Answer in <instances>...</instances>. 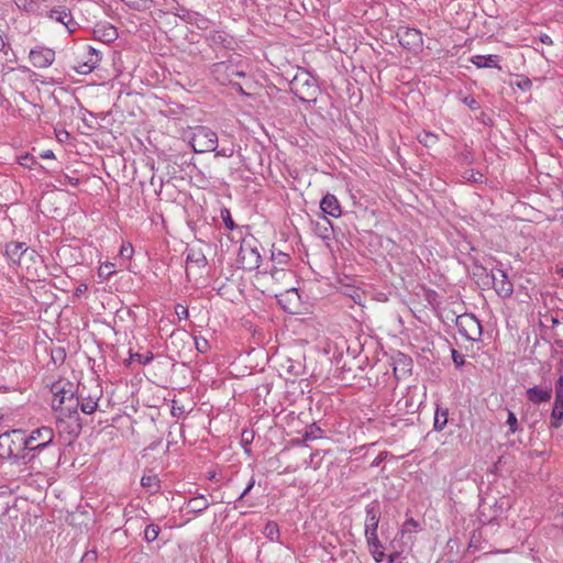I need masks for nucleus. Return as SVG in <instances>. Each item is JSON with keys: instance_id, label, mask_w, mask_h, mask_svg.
<instances>
[{"instance_id": "1", "label": "nucleus", "mask_w": 563, "mask_h": 563, "mask_svg": "<svg viewBox=\"0 0 563 563\" xmlns=\"http://www.w3.org/2000/svg\"><path fill=\"white\" fill-rule=\"evenodd\" d=\"M52 408L57 411L63 408L64 404H68L67 410L69 413L76 412L79 406V397H76L75 385L66 379H59L52 385Z\"/></svg>"}, {"instance_id": "2", "label": "nucleus", "mask_w": 563, "mask_h": 563, "mask_svg": "<svg viewBox=\"0 0 563 563\" xmlns=\"http://www.w3.org/2000/svg\"><path fill=\"white\" fill-rule=\"evenodd\" d=\"M54 440V431L49 427H41L31 431L29 435L24 433V442L27 453L21 455V459L32 461L34 454L29 456V453L41 451L48 448Z\"/></svg>"}, {"instance_id": "3", "label": "nucleus", "mask_w": 563, "mask_h": 563, "mask_svg": "<svg viewBox=\"0 0 563 563\" xmlns=\"http://www.w3.org/2000/svg\"><path fill=\"white\" fill-rule=\"evenodd\" d=\"M26 451L24 442V431L14 429L0 434V457H19Z\"/></svg>"}, {"instance_id": "4", "label": "nucleus", "mask_w": 563, "mask_h": 563, "mask_svg": "<svg viewBox=\"0 0 563 563\" xmlns=\"http://www.w3.org/2000/svg\"><path fill=\"white\" fill-rule=\"evenodd\" d=\"M290 89L302 102H314L319 95L317 80L309 74H299L290 82Z\"/></svg>"}, {"instance_id": "5", "label": "nucleus", "mask_w": 563, "mask_h": 563, "mask_svg": "<svg viewBox=\"0 0 563 563\" xmlns=\"http://www.w3.org/2000/svg\"><path fill=\"white\" fill-rule=\"evenodd\" d=\"M190 145L196 153L213 152L218 146V135L207 126H196L190 137Z\"/></svg>"}, {"instance_id": "6", "label": "nucleus", "mask_w": 563, "mask_h": 563, "mask_svg": "<svg viewBox=\"0 0 563 563\" xmlns=\"http://www.w3.org/2000/svg\"><path fill=\"white\" fill-rule=\"evenodd\" d=\"M240 267L245 271H253L258 268L261 263V254L257 249L255 240H243L240 245L238 255Z\"/></svg>"}, {"instance_id": "7", "label": "nucleus", "mask_w": 563, "mask_h": 563, "mask_svg": "<svg viewBox=\"0 0 563 563\" xmlns=\"http://www.w3.org/2000/svg\"><path fill=\"white\" fill-rule=\"evenodd\" d=\"M456 327L461 335L468 341H479L482 336V325L479 320L472 313H463L456 317Z\"/></svg>"}, {"instance_id": "8", "label": "nucleus", "mask_w": 563, "mask_h": 563, "mask_svg": "<svg viewBox=\"0 0 563 563\" xmlns=\"http://www.w3.org/2000/svg\"><path fill=\"white\" fill-rule=\"evenodd\" d=\"M46 18L63 24L69 34L75 33L79 24L75 21L71 11L66 5H56L46 12Z\"/></svg>"}, {"instance_id": "9", "label": "nucleus", "mask_w": 563, "mask_h": 563, "mask_svg": "<svg viewBox=\"0 0 563 563\" xmlns=\"http://www.w3.org/2000/svg\"><path fill=\"white\" fill-rule=\"evenodd\" d=\"M397 37L400 45L409 51H418L423 45L422 33L418 29L407 26L399 27Z\"/></svg>"}, {"instance_id": "10", "label": "nucleus", "mask_w": 563, "mask_h": 563, "mask_svg": "<svg viewBox=\"0 0 563 563\" xmlns=\"http://www.w3.org/2000/svg\"><path fill=\"white\" fill-rule=\"evenodd\" d=\"M490 280L493 288L501 298H509L514 292V285L509 280L508 275L501 268H495L490 272Z\"/></svg>"}, {"instance_id": "11", "label": "nucleus", "mask_w": 563, "mask_h": 563, "mask_svg": "<svg viewBox=\"0 0 563 563\" xmlns=\"http://www.w3.org/2000/svg\"><path fill=\"white\" fill-rule=\"evenodd\" d=\"M29 58L36 68H47L55 60V51L45 46H35L30 51Z\"/></svg>"}, {"instance_id": "12", "label": "nucleus", "mask_w": 563, "mask_h": 563, "mask_svg": "<svg viewBox=\"0 0 563 563\" xmlns=\"http://www.w3.org/2000/svg\"><path fill=\"white\" fill-rule=\"evenodd\" d=\"M271 291L277 298L278 303L283 307L285 311L290 313L295 312L294 309L298 306L300 301L297 288L291 286L280 291L274 290V288H272Z\"/></svg>"}, {"instance_id": "13", "label": "nucleus", "mask_w": 563, "mask_h": 563, "mask_svg": "<svg viewBox=\"0 0 563 563\" xmlns=\"http://www.w3.org/2000/svg\"><path fill=\"white\" fill-rule=\"evenodd\" d=\"M100 60V53L93 47L87 46L86 52L78 60V65L75 67V69L79 74H89L98 66Z\"/></svg>"}, {"instance_id": "14", "label": "nucleus", "mask_w": 563, "mask_h": 563, "mask_svg": "<svg viewBox=\"0 0 563 563\" xmlns=\"http://www.w3.org/2000/svg\"><path fill=\"white\" fill-rule=\"evenodd\" d=\"M365 534H373L378 529L382 515L380 504L377 500H373L365 507Z\"/></svg>"}, {"instance_id": "15", "label": "nucleus", "mask_w": 563, "mask_h": 563, "mask_svg": "<svg viewBox=\"0 0 563 563\" xmlns=\"http://www.w3.org/2000/svg\"><path fill=\"white\" fill-rule=\"evenodd\" d=\"M208 41L214 49H232L234 45V38L224 31H212L208 36Z\"/></svg>"}, {"instance_id": "16", "label": "nucleus", "mask_w": 563, "mask_h": 563, "mask_svg": "<svg viewBox=\"0 0 563 563\" xmlns=\"http://www.w3.org/2000/svg\"><path fill=\"white\" fill-rule=\"evenodd\" d=\"M563 424V393L555 391L553 408L550 416V428L559 429Z\"/></svg>"}, {"instance_id": "17", "label": "nucleus", "mask_w": 563, "mask_h": 563, "mask_svg": "<svg viewBox=\"0 0 563 563\" xmlns=\"http://www.w3.org/2000/svg\"><path fill=\"white\" fill-rule=\"evenodd\" d=\"M320 209L323 213L333 218H339L342 213L341 206L336 197L332 194H327L320 201Z\"/></svg>"}, {"instance_id": "18", "label": "nucleus", "mask_w": 563, "mask_h": 563, "mask_svg": "<svg viewBox=\"0 0 563 563\" xmlns=\"http://www.w3.org/2000/svg\"><path fill=\"white\" fill-rule=\"evenodd\" d=\"M269 277L273 282L280 286V289H276L277 291H280L285 288L291 287L290 282L294 276L292 273L286 268L274 267L269 273Z\"/></svg>"}, {"instance_id": "19", "label": "nucleus", "mask_w": 563, "mask_h": 563, "mask_svg": "<svg viewBox=\"0 0 563 563\" xmlns=\"http://www.w3.org/2000/svg\"><path fill=\"white\" fill-rule=\"evenodd\" d=\"M101 391L97 390L95 394H89L87 396L84 395V389L80 391V398L82 399L79 402L80 410L86 415H91L96 411L98 407V401L100 399Z\"/></svg>"}, {"instance_id": "20", "label": "nucleus", "mask_w": 563, "mask_h": 563, "mask_svg": "<svg viewBox=\"0 0 563 563\" xmlns=\"http://www.w3.org/2000/svg\"><path fill=\"white\" fill-rule=\"evenodd\" d=\"M367 547L374 560L376 562H382L385 558L384 547L380 543L377 532H373V534H365Z\"/></svg>"}, {"instance_id": "21", "label": "nucleus", "mask_w": 563, "mask_h": 563, "mask_svg": "<svg viewBox=\"0 0 563 563\" xmlns=\"http://www.w3.org/2000/svg\"><path fill=\"white\" fill-rule=\"evenodd\" d=\"M95 37L103 43H112L118 38V31L111 24L98 25L93 30Z\"/></svg>"}, {"instance_id": "22", "label": "nucleus", "mask_w": 563, "mask_h": 563, "mask_svg": "<svg viewBox=\"0 0 563 563\" xmlns=\"http://www.w3.org/2000/svg\"><path fill=\"white\" fill-rule=\"evenodd\" d=\"M499 55H474L471 57V63L477 68H499Z\"/></svg>"}, {"instance_id": "23", "label": "nucleus", "mask_w": 563, "mask_h": 563, "mask_svg": "<svg viewBox=\"0 0 563 563\" xmlns=\"http://www.w3.org/2000/svg\"><path fill=\"white\" fill-rule=\"evenodd\" d=\"M29 252L23 242H10L5 245V254L13 263H20L21 257Z\"/></svg>"}, {"instance_id": "24", "label": "nucleus", "mask_w": 563, "mask_h": 563, "mask_svg": "<svg viewBox=\"0 0 563 563\" xmlns=\"http://www.w3.org/2000/svg\"><path fill=\"white\" fill-rule=\"evenodd\" d=\"M186 263L188 265H195L198 268H203L208 262L201 249L188 247L186 250Z\"/></svg>"}, {"instance_id": "25", "label": "nucleus", "mask_w": 563, "mask_h": 563, "mask_svg": "<svg viewBox=\"0 0 563 563\" xmlns=\"http://www.w3.org/2000/svg\"><path fill=\"white\" fill-rule=\"evenodd\" d=\"M526 394L528 400L533 404L547 402L552 397V390L550 388L542 389L538 386L528 388Z\"/></svg>"}, {"instance_id": "26", "label": "nucleus", "mask_w": 563, "mask_h": 563, "mask_svg": "<svg viewBox=\"0 0 563 563\" xmlns=\"http://www.w3.org/2000/svg\"><path fill=\"white\" fill-rule=\"evenodd\" d=\"M209 501L203 495L195 496L188 500L187 508L190 512L200 514L209 507Z\"/></svg>"}, {"instance_id": "27", "label": "nucleus", "mask_w": 563, "mask_h": 563, "mask_svg": "<svg viewBox=\"0 0 563 563\" xmlns=\"http://www.w3.org/2000/svg\"><path fill=\"white\" fill-rule=\"evenodd\" d=\"M316 233L318 236H320L323 241H330L333 235V227L330 220H328L325 217L323 218L322 222H318L316 225Z\"/></svg>"}, {"instance_id": "28", "label": "nucleus", "mask_w": 563, "mask_h": 563, "mask_svg": "<svg viewBox=\"0 0 563 563\" xmlns=\"http://www.w3.org/2000/svg\"><path fill=\"white\" fill-rule=\"evenodd\" d=\"M449 410L446 408L437 406L434 413L433 428L437 431H442L448 424Z\"/></svg>"}, {"instance_id": "29", "label": "nucleus", "mask_w": 563, "mask_h": 563, "mask_svg": "<svg viewBox=\"0 0 563 563\" xmlns=\"http://www.w3.org/2000/svg\"><path fill=\"white\" fill-rule=\"evenodd\" d=\"M141 485L146 488L151 494H155L161 488V481L157 475H144L141 478Z\"/></svg>"}, {"instance_id": "30", "label": "nucleus", "mask_w": 563, "mask_h": 563, "mask_svg": "<svg viewBox=\"0 0 563 563\" xmlns=\"http://www.w3.org/2000/svg\"><path fill=\"white\" fill-rule=\"evenodd\" d=\"M263 534L271 541H277L280 536L278 525L275 521H268L264 527Z\"/></svg>"}, {"instance_id": "31", "label": "nucleus", "mask_w": 563, "mask_h": 563, "mask_svg": "<svg viewBox=\"0 0 563 563\" xmlns=\"http://www.w3.org/2000/svg\"><path fill=\"white\" fill-rule=\"evenodd\" d=\"M15 5L26 12V13H35L37 10V4L34 0H13Z\"/></svg>"}, {"instance_id": "32", "label": "nucleus", "mask_w": 563, "mask_h": 563, "mask_svg": "<svg viewBox=\"0 0 563 563\" xmlns=\"http://www.w3.org/2000/svg\"><path fill=\"white\" fill-rule=\"evenodd\" d=\"M161 532V528L157 525H148L146 526L144 530V538L146 542L151 543L155 541L158 538V534Z\"/></svg>"}, {"instance_id": "33", "label": "nucleus", "mask_w": 563, "mask_h": 563, "mask_svg": "<svg viewBox=\"0 0 563 563\" xmlns=\"http://www.w3.org/2000/svg\"><path fill=\"white\" fill-rule=\"evenodd\" d=\"M321 464V457L319 452L311 453L309 456V460L305 461L306 467H312L313 470H317L320 467Z\"/></svg>"}, {"instance_id": "34", "label": "nucleus", "mask_w": 563, "mask_h": 563, "mask_svg": "<svg viewBox=\"0 0 563 563\" xmlns=\"http://www.w3.org/2000/svg\"><path fill=\"white\" fill-rule=\"evenodd\" d=\"M506 423L508 424L509 427V432L510 433H515L517 430H518V420H517V417L516 415L508 410V415H507V420H506Z\"/></svg>"}, {"instance_id": "35", "label": "nucleus", "mask_w": 563, "mask_h": 563, "mask_svg": "<svg viewBox=\"0 0 563 563\" xmlns=\"http://www.w3.org/2000/svg\"><path fill=\"white\" fill-rule=\"evenodd\" d=\"M272 260L276 264L286 265V264H288L290 257L287 253L278 252V253L272 254Z\"/></svg>"}, {"instance_id": "36", "label": "nucleus", "mask_w": 563, "mask_h": 563, "mask_svg": "<svg viewBox=\"0 0 563 563\" xmlns=\"http://www.w3.org/2000/svg\"><path fill=\"white\" fill-rule=\"evenodd\" d=\"M131 357L137 361L140 364L146 365L153 360V353L147 352L146 354L135 353L132 354Z\"/></svg>"}, {"instance_id": "37", "label": "nucleus", "mask_w": 563, "mask_h": 563, "mask_svg": "<svg viewBox=\"0 0 563 563\" xmlns=\"http://www.w3.org/2000/svg\"><path fill=\"white\" fill-rule=\"evenodd\" d=\"M221 218L224 222V225L227 227V229L229 230H233L235 228V223L234 221L232 220L231 218V213L228 209H223L221 211Z\"/></svg>"}, {"instance_id": "38", "label": "nucleus", "mask_w": 563, "mask_h": 563, "mask_svg": "<svg viewBox=\"0 0 563 563\" xmlns=\"http://www.w3.org/2000/svg\"><path fill=\"white\" fill-rule=\"evenodd\" d=\"M195 345L200 353H206L210 347L209 342L205 338L195 336Z\"/></svg>"}, {"instance_id": "39", "label": "nucleus", "mask_w": 563, "mask_h": 563, "mask_svg": "<svg viewBox=\"0 0 563 563\" xmlns=\"http://www.w3.org/2000/svg\"><path fill=\"white\" fill-rule=\"evenodd\" d=\"M113 264L112 263H104L102 266H100L99 268V276H103L106 278L110 277L111 275L114 274V269H113Z\"/></svg>"}, {"instance_id": "40", "label": "nucleus", "mask_w": 563, "mask_h": 563, "mask_svg": "<svg viewBox=\"0 0 563 563\" xmlns=\"http://www.w3.org/2000/svg\"><path fill=\"white\" fill-rule=\"evenodd\" d=\"M175 313L179 319H187L189 317L188 308L180 303L175 306Z\"/></svg>"}, {"instance_id": "41", "label": "nucleus", "mask_w": 563, "mask_h": 563, "mask_svg": "<svg viewBox=\"0 0 563 563\" xmlns=\"http://www.w3.org/2000/svg\"><path fill=\"white\" fill-rule=\"evenodd\" d=\"M133 255V246L131 244H123L120 247V256L123 258H131Z\"/></svg>"}, {"instance_id": "42", "label": "nucleus", "mask_w": 563, "mask_h": 563, "mask_svg": "<svg viewBox=\"0 0 563 563\" xmlns=\"http://www.w3.org/2000/svg\"><path fill=\"white\" fill-rule=\"evenodd\" d=\"M254 485H255V478L252 476L250 482L247 483L246 487L244 488L242 494L236 499V501L238 503L241 501L251 492V489L254 487Z\"/></svg>"}, {"instance_id": "43", "label": "nucleus", "mask_w": 563, "mask_h": 563, "mask_svg": "<svg viewBox=\"0 0 563 563\" xmlns=\"http://www.w3.org/2000/svg\"><path fill=\"white\" fill-rule=\"evenodd\" d=\"M452 358L456 367H461L464 364V356L456 350H452Z\"/></svg>"}, {"instance_id": "44", "label": "nucleus", "mask_w": 563, "mask_h": 563, "mask_svg": "<svg viewBox=\"0 0 563 563\" xmlns=\"http://www.w3.org/2000/svg\"><path fill=\"white\" fill-rule=\"evenodd\" d=\"M97 559V552L95 550H91V551H87L81 561L82 562H90V561H95Z\"/></svg>"}, {"instance_id": "45", "label": "nucleus", "mask_w": 563, "mask_h": 563, "mask_svg": "<svg viewBox=\"0 0 563 563\" xmlns=\"http://www.w3.org/2000/svg\"><path fill=\"white\" fill-rule=\"evenodd\" d=\"M227 68H228L227 64L224 62H220V63L213 64L212 71L214 74H219V73L223 71Z\"/></svg>"}, {"instance_id": "46", "label": "nucleus", "mask_w": 563, "mask_h": 563, "mask_svg": "<svg viewBox=\"0 0 563 563\" xmlns=\"http://www.w3.org/2000/svg\"><path fill=\"white\" fill-rule=\"evenodd\" d=\"M419 141L424 144L434 143L437 141V136L432 133H424L423 139H420Z\"/></svg>"}, {"instance_id": "47", "label": "nucleus", "mask_w": 563, "mask_h": 563, "mask_svg": "<svg viewBox=\"0 0 563 563\" xmlns=\"http://www.w3.org/2000/svg\"><path fill=\"white\" fill-rule=\"evenodd\" d=\"M464 103L473 110L478 108L477 101L473 97H465Z\"/></svg>"}, {"instance_id": "48", "label": "nucleus", "mask_w": 563, "mask_h": 563, "mask_svg": "<svg viewBox=\"0 0 563 563\" xmlns=\"http://www.w3.org/2000/svg\"><path fill=\"white\" fill-rule=\"evenodd\" d=\"M540 41L545 44V45H552L553 44V41L552 38L548 35V34H542L540 36Z\"/></svg>"}, {"instance_id": "49", "label": "nucleus", "mask_w": 563, "mask_h": 563, "mask_svg": "<svg viewBox=\"0 0 563 563\" xmlns=\"http://www.w3.org/2000/svg\"><path fill=\"white\" fill-rule=\"evenodd\" d=\"M555 391L563 393V375H561L555 383Z\"/></svg>"}, {"instance_id": "50", "label": "nucleus", "mask_w": 563, "mask_h": 563, "mask_svg": "<svg viewBox=\"0 0 563 563\" xmlns=\"http://www.w3.org/2000/svg\"><path fill=\"white\" fill-rule=\"evenodd\" d=\"M41 156L43 158H54L55 157L53 151H51V150H47V151L43 152V154Z\"/></svg>"}, {"instance_id": "51", "label": "nucleus", "mask_w": 563, "mask_h": 563, "mask_svg": "<svg viewBox=\"0 0 563 563\" xmlns=\"http://www.w3.org/2000/svg\"><path fill=\"white\" fill-rule=\"evenodd\" d=\"M544 321H550V322H551V324H552V327H554L555 324H558V323H559V320H558L556 318L552 317V316H550V317H544Z\"/></svg>"}, {"instance_id": "52", "label": "nucleus", "mask_w": 563, "mask_h": 563, "mask_svg": "<svg viewBox=\"0 0 563 563\" xmlns=\"http://www.w3.org/2000/svg\"><path fill=\"white\" fill-rule=\"evenodd\" d=\"M531 86V81L529 79H526L522 84H519V87L521 89H526Z\"/></svg>"}, {"instance_id": "53", "label": "nucleus", "mask_w": 563, "mask_h": 563, "mask_svg": "<svg viewBox=\"0 0 563 563\" xmlns=\"http://www.w3.org/2000/svg\"><path fill=\"white\" fill-rule=\"evenodd\" d=\"M316 438H317V435H314L312 430L311 431H307L305 433V439H316Z\"/></svg>"}, {"instance_id": "54", "label": "nucleus", "mask_w": 563, "mask_h": 563, "mask_svg": "<svg viewBox=\"0 0 563 563\" xmlns=\"http://www.w3.org/2000/svg\"><path fill=\"white\" fill-rule=\"evenodd\" d=\"M180 413H181V409H180V408H175V407H173V409H172V415H173L174 417H177V416H179Z\"/></svg>"}, {"instance_id": "55", "label": "nucleus", "mask_w": 563, "mask_h": 563, "mask_svg": "<svg viewBox=\"0 0 563 563\" xmlns=\"http://www.w3.org/2000/svg\"><path fill=\"white\" fill-rule=\"evenodd\" d=\"M399 361H400L405 366L410 365V361H409V360H407L406 357H402V358H400Z\"/></svg>"}, {"instance_id": "56", "label": "nucleus", "mask_w": 563, "mask_h": 563, "mask_svg": "<svg viewBox=\"0 0 563 563\" xmlns=\"http://www.w3.org/2000/svg\"><path fill=\"white\" fill-rule=\"evenodd\" d=\"M5 44H4V41L2 38V36L0 35V52L4 48Z\"/></svg>"}, {"instance_id": "57", "label": "nucleus", "mask_w": 563, "mask_h": 563, "mask_svg": "<svg viewBox=\"0 0 563 563\" xmlns=\"http://www.w3.org/2000/svg\"><path fill=\"white\" fill-rule=\"evenodd\" d=\"M23 159H24L25 162H24V163H22V165H27L29 159H30V161H32V158H30L29 156L23 157Z\"/></svg>"}, {"instance_id": "58", "label": "nucleus", "mask_w": 563, "mask_h": 563, "mask_svg": "<svg viewBox=\"0 0 563 563\" xmlns=\"http://www.w3.org/2000/svg\"><path fill=\"white\" fill-rule=\"evenodd\" d=\"M217 155L229 156L224 151L217 152Z\"/></svg>"}, {"instance_id": "59", "label": "nucleus", "mask_w": 563, "mask_h": 563, "mask_svg": "<svg viewBox=\"0 0 563 563\" xmlns=\"http://www.w3.org/2000/svg\"><path fill=\"white\" fill-rule=\"evenodd\" d=\"M394 373H395L396 377L398 378V374H397L398 373V366L394 367Z\"/></svg>"}, {"instance_id": "60", "label": "nucleus", "mask_w": 563, "mask_h": 563, "mask_svg": "<svg viewBox=\"0 0 563 563\" xmlns=\"http://www.w3.org/2000/svg\"><path fill=\"white\" fill-rule=\"evenodd\" d=\"M297 468H294V470H290L289 466L285 468V472L288 473V472H295Z\"/></svg>"}, {"instance_id": "61", "label": "nucleus", "mask_w": 563, "mask_h": 563, "mask_svg": "<svg viewBox=\"0 0 563 563\" xmlns=\"http://www.w3.org/2000/svg\"><path fill=\"white\" fill-rule=\"evenodd\" d=\"M238 76H243L244 74L243 73H240V71H236L235 73Z\"/></svg>"}, {"instance_id": "62", "label": "nucleus", "mask_w": 563, "mask_h": 563, "mask_svg": "<svg viewBox=\"0 0 563 563\" xmlns=\"http://www.w3.org/2000/svg\"><path fill=\"white\" fill-rule=\"evenodd\" d=\"M78 183V180L76 179V181L74 183V180H70V184H74L76 185Z\"/></svg>"}, {"instance_id": "63", "label": "nucleus", "mask_w": 563, "mask_h": 563, "mask_svg": "<svg viewBox=\"0 0 563 563\" xmlns=\"http://www.w3.org/2000/svg\"><path fill=\"white\" fill-rule=\"evenodd\" d=\"M216 477V474H211L210 479H213Z\"/></svg>"}]
</instances>
